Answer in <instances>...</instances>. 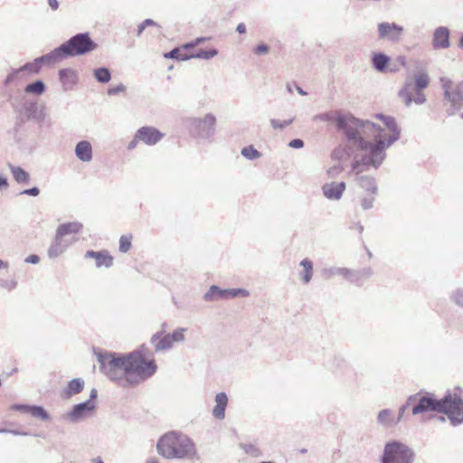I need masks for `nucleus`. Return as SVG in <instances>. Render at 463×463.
<instances>
[{"mask_svg": "<svg viewBox=\"0 0 463 463\" xmlns=\"http://www.w3.org/2000/svg\"><path fill=\"white\" fill-rule=\"evenodd\" d=\"M381 118L385 128H381L372 122L378 133H373L364 137L365 146L363 148H355V160L352 164V168L357 173L369 170L371 167L377 169L386 157L385 150L400 138V129L395 119L390 116L377 114L375 116Z\"/></svg>", "mask_w": 463, "mask_h": 463, "instance_id": "nucleus-1", "label": "nucleus"}, {"mask_svg": "<svg viewBox=\"0 0 463 463\" xmlns=\"http://www.w3.org/2000/svg\"><path fill=\"white\" fill-rule=\"evenodd\" d=\"M315 119L335 123L337 129L343 131L345 136V152L348 156L355 154V148L364 147V137L372 136V131L374 134L378 133L371 121L357 118L351 114L344 115L339 111L317 114Z\"/></svg>", "mask_w": 463, "mask_h": 463, "instance_id": "nucleus-2", "label": "nucleus"}, {"mask_svg": "<svg viewBox=\"0 0 463 463\" xmlns=\"http://www.w3.org/2000/svg\"><path fill=\"white\" fill-rule=\"evenodd\" d=\"M158 454L167 459L200 458L194 441L182 432L172 430L164 434L156 443Z\"/></svg>", "mask_w": 463, "mask_h": 463, "instance_id": "nucleus-3", "label": "nucleus"}, {"mask_svg": "<svg viewBox=\"0 0 463 463\" xmlns=\"http://www.w3.org/2000/svg\"><path fill=\"white\" fill-rule=\"evenodd\" d=\"M126 378L121 387L128 388L153 376L157 369L155 360H146L140 351L125 354Z\"/></svg>", "mask_w": 463, "mask_h": 463, "instance_id": "nucleus-4", "label": "nucleus"}, {"mask_svg": "<svg viewBox=\"0 0 463 463\" xmlns=\"http://www.w3.org/2000/svg\"><path fill=\"white\" fill-rule=\"evenodd\" d=\"M417 402L411 410L413 415L425 412L442 413L448 418L449 415H453L452 392L449 391L441 399H438L433 393L420 392L408 398V402Z\"/></svg>", "mask_w": 463, "mask_h": 463, "instance_id": "nucleus-5", "label": "nucleus"}, {"mask_svg": "<svg viewBox=\"0 0 463 463\" xmlns=\"http://www.w3.org/2000/svg\"><path fill=\"white\" fill-rule=\"evenodd\" d=\"M82 229L83 225L79 222H68L60 224L48 249V257L50 259H56L63 254L71 245L79 241L77 235Z\"/></svg>", "mask_w": 463, "mask_h": 463, "instance_id": "nucleus-6", "label": "nucleus"}, {"mask_svg": "<svg viewBox=\"0 0 463 463\" xmlns=\"http://www.w3.org/2000/svg\"><path fill=\"white\" fill-rule=\"evenodd\" d=\"M97 48L98 44L90 38L89 33H80L50 52V55L47 58L54 56L56 61H59L68 57L87 54Z\"/></svg>", "mask_w": 463, "mask_h": 463, "instance_id": "nucleus-7", "label": "nucleus"}, {"mask_svg": "<svg viewBox=\"0 0 463 463\" xmlns=\"http://www.w3.org/2000/svg\"><path fill=\"white\" fill-rule=\"evenodd\" d=\"M94 354L97 356L100 372L121 386V383L126 378L125 354L97 351L96 349H94Z\"/></svg>", "mask_w": 463, "mask_h": 463, "instance_id": "nucleus-8", "label": "nucleus"}, {"mask_svg": "<svg viewBox=\"0 0 463 463\" xmlns=\"http://www.w3.org/2000/svg\"><path fill=\"white\" fill-rule=\"evenodd\" d=\"M415 453L408 445L399 441L391 440L385 443L381 463H412Z\"/></svg>", "mask_w": 463, "mask_h": 463, "instance_id": "nucleus-9", "label": "nucleus"}, {"mask_svg": "<svg viewBox=\"0 0 463 463\" xmlns=\"http://www.w3.org/2000/svg\"><path fill=\"white\" fill-rule=\"evenodd\" d=\"M187 128L194 137L209 139L215 134L216 117L207 113L203 118H190L187 119Z\"/></svg>", "mask_w": 463, "mask_h": 463, "instance_id": "nucleus-10", "label": "nucleus"}, {"mask_svg": "<svg viewBox=\"0 0 463 463\" xmlns=\"http://www.w3.org/2000/svg\"><path fill=\"white\" fill-rule=\"evenodd\" d=\"M430 84V77L424 71L416 72L413 76V81L407 80L402 89L399 91V97L404 104L409 107L412 103L413 90H423Z\"/></svg>", "mask_w": 463, "mask_h": 463, "instance_id": "nucleus-11", "label": "nucleus"}, {"mask_svg": "<svg viewBox=\"0 0 463 463\" xmlns=\"http://www.w3.org/2000/svg\"><path fill=\"white\" fill-rule=\"evenodd\" d=\"M439 81L444 90V99L450 104V107L447 109V114L454 116L463 108V96L452 90V80L450 79L440 77Z\"/></svg>", "mask_w": 463, "mask_h": 463, "instance_id": "nucleus-12", "label": "nucleus"}, {"mask_svg": "<svg viewBox=\"0 0 463 463\" xmlns=\"http://www.w3.org/2000/svg\"><path fill=\"white\" fill-rule=\"evenodd\" d=\"M379 40L397 43L402 40L404 29L396 23L382 22L377 24Z\"/></svg>", "mask_w": 463, "mask_h": 463, "instance_id": "nucleus-13", "label": "nucleus"}, {"mask_svg": "<svg viewBox=\"0 0 463 463\" xmlns=\"http://www.w3.org/2000/svg\"><path fill=\"white\" fill-rule=\"evenodd\" d=\"M94 402L85 401L73 405L71 410L63 415V418L71 422H79L95 410Z\"/></svg>", "mask_w": 463, "mask_h": 463, "instance_id": "nucleus-14", "label": "nucleus"}, {"mask_svg": "<svg viewBox=\"0 0 463 463\" xmlns=\"http://www.w3.org/2000/svg\"><path fill=\"white\" fill-rule=\"evenodd\" d=\"M137 137L147 146H155L164 137V134L154 127L145 126L137 130Z\"/></svg>", "mask_w": 463, "mask_h": 463, "instance_id": "nucleus-15", "label": "nucleus"}, {"mask_svg": "<svg viewBox=\"0 0 463 463\" xmlns=\"http://www.w3.org/2000/svg\"><path fill=\"white\" fill-rule=\"evenodd\" d=\"M85 259H94L96 268L99 269L105 267L107 269L113 266L114 259L106 250L95 251L92 250H87Z\"/></svg>", "mask_w": 463, "mask_h": 463, "instance_id": "nucleus-16", "label": "nucleus"}, {"mask_svg": "<svg viewBox=\"0 0 463 463\" xmlns=\"http://www.w3.org/2000/svg\"><path fill=\"white\" fill-rule=\"evenodd\" d=\"M373 274L371 267H365L359 269H352L347 268L346 280L350 283L361 286L364 281L368 280Z\"/></svg>", "mask_w": 463, "mask_h": 463, "instance_id": "nucleus-17", "label": "nucleus"}, {"mask_svg": "<svg viewBox=\"0 0 463 463\" xmlns=\"http://www.w3.org/2000/svg\"><path fill=\"white\" fill-rule=\"evenodd\" d=\"M450 32L448 27L439 26L434 30L432 46L434 49H447L450 46Z\"/></svg>", "mask_w": 463, "mask_h": 463, "instance_id": "nucleus-18", "label": "nucleus"}, {"mask_svg": "<svg viewBox=\"0 0 463 463\" xmlns=\"http://www.w3.org/2000/svg\"><path fill=\"white\" fill-rule=\"evenodd\" d=\"M453 415H449V423L456 427L463 423V399L457 392H452Z\"/></svg>", "mask_w": 463, "mask_h": 463, "instance_id": "nucleus-19", "label": "nucleus"}, {"mask_svg": "<svg viewBox=\"0 0 463 463\" xmlns=\"http://www.w3.org/2000/svg\"><path fill=\"white\" fill-rule=\"evenodd\" d=\"M50 55V52L42 55L41 57L36 58L33 62H27L24 66L17 69L14 73H18L20 71H30L33 73H38L41 69L42 63H55L56 59L54 56H51V58H47Z\"/></svg>", "mask_w": 463, "mask_h": 463, "instance_id": "nucleus-20", "label": "nucleus"}, {"mask_svg": "<svg viewBox=\"0 0 463 463\" xmlns=\"http://www.w3.org/2000/svg\"><path fill=\"white\" fill-rule=\"evenodd\" d=\"M76 157L83 162L90 163L93 158V149L90 141L80 140L74 148Z\"/></svg>", "mask_w": 463, "mask_h": 463, "instance_id": "nucleus-21", "label": "nucleus"}, {"mask_svg": "<svg viewBox=\"0 0 463 463\" xmlns=\"http://www.w3.org/2000/svg\"><path fill=\"white\" fill-rule=\"evenodd\" d=\"M345 189L344 182H332L323 185L322 190L324 195L329 200H339Z\"/></svg>", "mask_w": 463, "mask_h": 463, "instance_id": "nucleus-22", "label": "nucleus"}, {"mask_svg": "<svg viewBox=\"0 0 463 463\" xmlns=\"http://www.w3.org/2000/svg\"><path fill=\"white\" fill-rule=\"evenodd\" d=\"M59 78L65 90H71L78 82V74L71 68L61 69Z\"/></svg>", "mask_w": 463, "mask_h": 463, "instance_id": "nucleus-23", "label": "nucleus"}, {"mask_svg": "<svg viewBox=\"0 0 463 463\" xmlns=\"http://www.w3.org/2000/svg\"><path fill=\"white\" fill-rule=\"evenodd\" d=\"M214 400L216 404L213 409V415L215 419L223 420L228 404V396L225 392H219L215 395Z\"/></svg>", "mask_w": 463, "mask_h": 463, "instance_id": "nucleus-24", "label": "nucleus"}, {"mask_svg": "<svg viewBox=\"0 0 463 463\" xmlns=\"http://www.w3.org/2000/svg\"><path fill=\"white\" fill-rule=\"evenodd\" d=\"M214 400L216 404L213 409V415L215 419L223 420L228 404V396L225 392H219L215 395Z\"/></svg>", "mask_w": 463, "mask_h": 463, "instance_id": "nucleus-25", "label": "nucleus"}, {"mask_svg": "<svg viewBox=\"0 0 463 463\" xmlns=\"http://www.w3.org/2000/svg\"><path fill=\"white\" fill-rule=\"evenodd\" d=\"M390 62V57L383 52H373L372 53V65L378 72H383L386 71L387 66Z\"/></svg>", "mask_w": 463, "mask_h": 463, "instance_id": "nucleus-26", "label": "nucleus"}, {"mask_svg": "<svg viewBox=\"0 0 463 463\" xmlns=\"http://www.w3.org/2000/svg\"><path fill=\"white\" fill-rule=\"evenodd\" d=\"M203 298L207 302L226 299V289H222L217 285H212L204 293Z\"/></svg>", "mask_w": 463, "mask_h": 463, "instance_id": "nucleus-27", "label": "nucleus"}, {"mask_svg": "<svg viewBox=\"0 0 463 463\" xmlns=\"http://www.w3.org/2000/svg\"><path fill=\"white\" fill-rule=\"evenodd\" d=\"M347 268L325 267L321 269V276L326 280H330L335 276H342L346 279Z\"/></svg>", "mask_w": 463, "mask_h": 463, "instance_id": "nucleus-28", "label": "nucleus"}, {"mask_svg": "<svg viewBox=\"0 0 463 463\" xmlns=\"http://www.w3.org/2000/svg\"><path fill=\"white\" fill-rule=\"evenodd\" d=\"M83 388L84 381L80 378H74L68 383L67 387L64 389V393L67 397H71L81 392Z\"/></svg>", "mask_w": 463, "mask_h": 463, "instance_id": "nucleus-29", "label": "nucleus"}, {"mask_svg": "<svg viewBox=\"0 0 463 463\" xmlns=\"http://www.w3.org/2000/svg\"><path fill=\"white\" fill-rule=\"evenodd\" d=\"M299 265L303 268V271L301 272V280L304 284H308L313 276V262L306 258L302 260Z\"/></svg>", "mask_w": 463, "mask_h": 463, "instance_id": "nucleus-30", "label": "nucleus"}, {"mask_svg": "<svg viewBox=\"0 0 463 463\" xmlns=\"http://www.w3.org/2000/svg\"><path fill=\"white\" fill-rule=\"evenodd\" d=\"M11 173L14 180L19 184H28L30 181L29 174L20 166H14L9 164Z\"/></svg>", "mask_w": 463, "mask_h": 463, "instance_id": "nucleus-31", "label": "nucleus"}, {"mask_svg": "<svg viewBox=\"0 0 463 463\" xmlns=\"http://www.w3.org/2000/svg\"><path fill=\"white\" fill-rule=\"evenodd\" d=\"M377 420L380 424L390 427L397 424V421L393 420L392 411L384 409L379 411Z\"/></svg>", "mask_w": 463, "mask_h": 463, "instance_id": "nucleus-32", "label": "nucleus"}, {"mask_svg": "<svg viewBox=\"0 0 463 463\" xmlns=\"http://www.w3.org/2000/svg\"><path fill=\"white\" fill-rule=\"evenodd\" d=\"M96 80L99 83H108L111 80V72L107 67L96 68L93 71Z\"/></svg>", "mask_w": 463, "mask_h": 463, "instance_id": "nucleus-33", "label": "nucleus"}, {"mask_svg": "<svg viewBox=\"0 0 463 463\" xmlns=\"http://www.w3.org/2000/svg\"><path fill=\"white\" fill-rule=\"evenodd\" d=\"M358 183L360 186L366 191L372 192L373 194L377 191L375 180L371 176L361 175L358 177Z\"/></svg>", "mask_w": 463, "mask_h": 463, "instance_id": "nucleus-34", "label": "nucleus"}, {"mask_svg": "<svg viewBox=\"0 0 463 463\" xmlns=\"http://www.w3.org/2000/svg\"><path fill=\"white\" fill-rule=\"evenodd\" d=\"M24 90L27 93L41 95L45 91V84L43 80H37L32 83L27 84Z\"/></svg>", "mask_w": 463, "mask_h": 463, "instance_id": "nucleus-35", "label": "nucleus"}, {"mask_svg": "<svg viewBox=\"0 0 463 463\" xmlns=\"http://www.w3.org/2000/svg\"><path fill=\"white\" fill-rule=\"evenodd\" d=\"M30 413L34 418L40 419L42 420H49L51 419L50 414L47 412V411L43 406L40 405L31 406Z\"/></svg>", "mask_w": 463, "mask_h": 463, "instance_id": "nucleus-36", "label": "nucleus"}, {"mask_svg": "<svg viewBox=\"0 0 463 463\" xmlns=\"http://www.w3.org/2000/svg\"><path fill=\"white\" fill-rule=\"evenodd\" d=\"M218 54V51L215 48L210 50H201L194 54L190 55V59H202L210 60Z\"/></svg>", "mask_w": 463, "mask_h": 463, "instance_id": "nucleus-37", "label": "nucleus"}, {"mask_svg": "<svg viewBox=\"0 0 463 463\" xmlns=\"http://www.w3.org/2000/svg\"><path fill=\"white\" fill-rule=\"evenodd\" d=\"M241 154L249 160H255L261 156V153L259 152L252 145L244 146Z\"/></svg>", "mask_w": 463, "mask_h": 463, "instance_id": "nucleus-38", "label": "nucleus"}, {"mask_svg": "<svg viewBox=\"0 0 463 463\" xmlns=\"http://www.w3.org/2000/svg\"><path fill=\"white\" fill-rule=\"evenodd\" d=\"M24 110L28 119L38 118V107L35 102H26L24 105Z\"/></svg>", "mask_w": 463, "mask_h": 463, "instance_id": "nucleus-39", "label": "nucleus"}, {"mask_svg": "<svg viewBox=\"0 0 463 463\" xmlns=\"http://www.w3.org/2000/svg\"><path fill=\"white\" fill-rule=\"evenodd\" d=\"M173 342L172 339H170L169 335L166 334L164 337L159 339V341L155 345V351L160 352L164 350H168L172 348Z\"/></svg>", "mask_w": 463, "mask_h": 463, "instance_id": "nucleus-40", "label": "nucleus"}, {"mask_svg": "<svg viewBox=\"0 0 463 463\" xmlns=\"http://www.w3.org/2000/svg\"><path fill=\"white\" fill-rule=\"evenodd\" d=\"M166 59H176L178 61H188L190 60V55L185 53H182L179 48H175L170 52L164 54Z\"/></svg>", "mask_w": 463, "mask_h": 463, "instance_id": "nucleus-41", "label": "nucleus"}, {"mask_svg": "<svg viewBox=\"0 0 463 463\" xmlns=\"http://www.w3.org/2000/svg\"><path fill=\"white\" fill-rule=\"evenodd\" d=\"M131 240H132V235H122L120 238H119V251L122 252V253H127L130 249H131V246H132V243H131Z\"/></svg>", "mask_w": 463, "mask_h": 463, "instance_id": "nucleus-42", "label": "nucleus"}, {"mask_svg": "<svg viewBox=\"0 0 463 463\" xmlns=\"http://www.w3.org/2000/svg\"><path fill=\"white\" fill-rule=\"evenodd\" d=\"M187 329L186 328H184V327H179L175 330L173 331V333L171 334H167L170 337V339H172V342H182L184 340V333L186 331Z\"/></svg>", "mask_w": 463, "mask_h": 463, "instance_id": "nucleus-43", "label": "nucleus"}, {"mask_svg": "<svg viewBox=\"0 0 463 463\" xmlns=\"http://www.w3.org/2000/svg\"><path fill=\"white\" fill-rule=\"evenodd\" d=\"M148 26H157L159 27L158 24L156 22H155L154 20L150 19V18H147V19H145L138 26H137V36H140L144 30L148 27Z\"/></svg>", "mask_w": 463, "mask_h": 463, "instance_id": "nucleus-44", "label": "nucleus"}, {"mask_svg": "<svg viewBox=\"0 0 463 463\" xmlns=\"http://www.w3.org/2000/svg\"><path fill=\"white\" fill-rule=\"evenodd\" d=\"M293 122V118L288 120L270 119V125L274 129H284Z\"/></svg>", "mask_w": 463, "mask_h": 463, "instance_id": "nucleus-45", "label": "nucleus"}, {"mask_svg": "<svg viewBox=\"0 0 463 463\" xmlns=\"http://www.w3.org/2000/svg\"><path fill=\"white\" fill-rule=\"evenodd\" d=\"M450 298L457 306L463 307V288H457Z\"/></svg>", "mask_w": 463, "mask_h": 463, "instance_id": "nucleus-46", "label": "nucleus"}, {"mask_svg": "<svg viewBox=\"0 0 463 463\" xmlns=\"http://www.w3.org/2000/svg\"><path fill=\"white\" fill-rule=\"evenodd\" d=\"M240 447L245 451V453L252 456L258 457L260 455V449L253 444H240Z\"/></svg>", "mask_w": 463, "mask_h": 463, "instance_id": "nucleus-47", "label": "nucleus"}, {"mask_svg": "<svg viewBox=\"0 0 463 463\" xmlns=\"http://www.w3.org/2000/svg\"><path fill=\"white\" fill-rule=\"evenodd\" d=\"M412 102L417 105H422L426 102V97L423 93V90H413L412 93Z\"/></svg>", "mask_w": 463, "mask_h": 463, "instance_id": "nucleus-48", "label": "nucleus"}, {"mask_svg": "<svg viewBox=\"0 0 463 463\" xmlns=\"http://www.w3.org/2000/svg\"><path fill=\"white\" fill-rule=\"evenodd\" d=\"M126 86L124 84H118L117 86H114V87H110L108 89V94L112 96V95H117L118 93H121V92H124L126 91Z\"/></svg>", "mask_w": 463, "mask_h": 463, "instance_id": "nucleus-49", "label": "nucleus"}, {"mask_svg": "<svg viewBox=\"0 0 463 463\" xmlns=\"http://www.w3.org/2000/svg\"><path fill=\"white\" fill-rule=\"evenodd\" d=\"M31 406L32 405H28V404L14 403L11 406V409L14 411H19L22 412L30 413Z\"/></svg>", "mask_w": 463, "mask_h": 463, "instance_id": "nucleus-50", "label": "nucleus"}, {"mask_svg": "<svg viewBox=\"0 0 463 463\" xmlns=\"http://www.w3.org/2000/svg\"><path fill=\"white\" fill-rule=\"evenodd\" d=\"M269 45H267L266 43H260L254 48V53L257 55H262L266 54L269 52Z\"/></svg>", "mask_w": 463, "mask_h": 463, "instance_id": "nucleus-51", "label": "nucleus"}, {"mask_svg": "<svg viewBox=\"0 0 463 463\" xmlns=\"http://www.w3.org/2000/svg\"><path fill=\"white\" fill-rule=\"evenodd\" d=\"M288 146L291 148H296V149L302 148L304 146V141L300 138L292 139L288 143Z\"/></svg>", "mask_w": 463, "mask_h": 463, "instance_id": "nucleus-52", "label": "nucleus"}, {"mask_svg": "<svg viewBox=\"0 0 463 463\" xmlns=\"http://www.w3.org/2000/svg\"><path fill=\"white\" fill-rule=\"evenodd\" d=\"M0 430H5L3 433H11L13 435H17V436H29V435H31L27 431H20L18 430H8V429H5V428H0Z\"/></svg>", "mask_w": 463, "mask_h": 463, "instance_id": "nucleus-53", "label": "nucleus"}, {"mask_svg": "<svg viewBox=\"0 0 463 463\" xmlns=\"http://www.w3.org/2000/svg\"><path fill=\"white\" fill-rule=\"evenodd\" d=\"M39 193H40V190L38 187H32V188L25 189V190L22 191L20 194L31 195V196H36L39 194Z\"/></svg>", "mask_w": 463, "mask_h": 463, "instance_id": "nucleus-54", "label": "nucleus"}, {"mask_svg": "<svg viewBox=\"0 0 463 463\" xmlns=\"http://www.w3.org/2000/svg\"><path fill=\"white\" fill-rule=\"evenodd\" d=\"M411 402H408V401L406 402L405 404H403L402 406H401V408L399 409V413H398V417H397V423L402 420L403 415H404V412L405 411L408 409L409 405L411 404Z\"/></svg>", "mask_w": 463, "mask_h": 463, "instance_id": "nucleus-55", "label": "nucleus"}, {"mask_svg": "<svg viewBox=\"0 0 463 463\" xmlns=\"http://www.w3.org/2000/svg\"><path fill=\"white\" fill-rule=\"evenodd\" d=\"M1 286L6 288L9 290H12L16 288L17 282L15 280H11V281L5 280L1 283Z\"/></svg>", "mask_w": 463, "mask_h": 463, "instance_id": "nucleus-56", "label": "nucleus"}, {"mask_svg": "<svg viewBox=\"0 0 463 463\" xmlns=\"http://www.w3.org/2000/svg\"><path fill=\"white\" fill-rule=\"evenodd\" d=\"M239 288L226 289V299L238 297Z\"/></svg>", "mask_w": 463, "mask_h": 463, "instance_id": "nucleus-57", "label": "nucleus"}, {"mask_svg": "<svg viewBox=\"0 0 463 463\" xmlns=\"http://www.w3.org/2000/svg\"><path fill=\"white\" fill-rule=\"evenodd\" d=\"M39 261H40V257L38 255H36V254L29 255L25 259V262L26 263L37 264Z\"/></svg>", "mask_w": 463, "mask_h": 463, "instance_id": "nucleus-58", "label": "nucleus"}, {"mask_svg": "<svg viewBox=\"0 0 463 463\" xmlns=\"http://www.w3.org/2000/svg\"><path fill=\"white\" fill-rule=\"evenodd\" d=\"M139 141H140V139L137 137V133H136L134 136V138L128 143L127 148L128 150H133L134 148H136V146Z\"/></svg>", "mask_w": 463, "mask_h": 463, "instance_id": "nucleus-59", "label": "nucleus"}, {"mask_svg": "<svg viewBox=\"0 0 463 463\" xmlns=\"http://www.w3.org/2000/svg\"><path fill=\"white\" fill-rule=\"evenodd\" d=\"M452 90L463 96V80L457 85L452 83Z\"/></svg>", "mask_w": 463, "mask_h": 463, "instance_id": "nucleus-60", "label": "nucleus"}, {"mask_svg": "<svg viewBox=\"0 0 463 463\" xmlns=\"http://www.w3.org/2000/svg\"><path fill=\"white\" fill-rule=\"evenodd\" d=\"M163 333H164V329L154 334L151 337V343L156 345L159 341V339L162 338Z\"/></svg>", "mask_w": 463, "mask_h": 463, "instance_id": "nucleus-61", "label": "nucleus"}, {"mask_svg": "<svg viewBox=\"0 0 463 463\" xmlns=\"http://www.w3.org/2000/svg\"><path fill=\"white\" fill-rule=\"evenodd\" d=\"M7 187H8L7 178L5 175H0V190L6 189Z\"/></svg>", "mask_w": 463, "mask_h": 463, "instance_id": "nucleus-62", "label": "nucleus"}, {"mask_svg": "<svg viewBox=\"0 0 463 463\" xmlns=\"http://www.w3.org/2000/svg\"><path fill=\"white\" fill-rule=\"evenodd\" d=\"M343 154H344V150H343L342 148H336V149H335V150L333 151L332 156H333V157H335V158H338V159H340V158H342Z\"/></svg>", "mask_w": 463, "mask_h": 463, "instance_id": "nucleus-63", "label": "nucleus"}, {"mask_svg": "<svg viewBox=\"0 0 463 463\" xmlns=\"http://www.w3.org/2000/svg\"><path fill=\"white\" fill-rule=\"evenodd\" d=\"M48 5H50L51 9L55 11L59 8V2L58 0H48Z\"/></svg>", "mask_w": 463, "mask_h": 463, "instance_id": "nucleus-64", "label": "nucleus"}]
</instances>
